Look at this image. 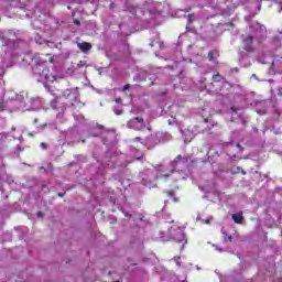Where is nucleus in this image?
<instances>
[{
	"instance_id": "nucleus-1",
	"label": "nucleus",
	"mask_w": 282,
	"mask_h": 282,
	"mask_svg": "<svg viewBox=\"0 0 282 282\" xmlns=\"http://www.w3.org/2000/svg\"><path fill=\"white\" fill-rule=\"evenodd\" d=\"M47 56L50 55L32 58L35 65V67H33L34 76L36 77L37 83H43V85H47V83H54V80H56V72L54 68L50 70L47 67Z\"/></svg>"
},
{
	"instance_id": "nucleus-2",
	"label": "nucleus",
	"mask_w": 282,
	"mask_h": 282,
	"mask_svg": "<svg viewBox=\"0 0 282 282\" xmlns=\"http://www.w3.org/2000/svg\"><path fill=\"white\" fill-rule=\"evenodd\" d=\"M251 32H253V35H249L243 40L245 50L247 52H252V42L254 41V36L256 39H263V36L268 34L265 28L259 23H257L254 28L251 26Z\"/></svg>"
},
{
	"instance_id": "nucleus-3",
	"label": "nucleus",
	"mask_w": 282,
	"mask_h": 282,
	"mask_svg": "<svg viewBox=\"0 0 282 282\" xmlns=\"http://www.w3.org/2000/svg\"><path fill=\"white\" fill-rule=\"evenodd\" d=\"M269 56H273L270 74H282V55H275V53H269Z\"/></svg>"
},
{
	"instance_id": "nucleus-4",
	"label": "nucleus",
	"mask_w": 282,
	"mask_h": 282,
	"mask_svg": "<svg viewBox=\"0 0 282 282\" xmlns=\"http://www.w3.org/2000/svg\"><path fill=\"white\" fill-rule=\"evenodd\" d=\"M64 97L67 99V102L72 105V107H75V105H78V88L65 90Z\"/></svg>"
},
{
	"instance_id": "nucleus-5",
	"label": "nucleus",
	"mask_w": 282,
	"mask_h": 282,
	"mask_svg": "<svg viewBox=\"0 0 282 282\" xmlns=\"http://www.w3.org/2000/svg\"><path fill=\"white\" fill-rule=\"evenodd\" d=\"M128 128L129 129H134L135 131H140L144 129V119L140 117H135L128 121Z\"/></svg>"
},
{
	"instance_id": "nucleus-6",
	"label": "nucleus",
	"mask_w": 282,
	"mask_h": 282,
	"mask_svg": "<svg viewBox=\"0 0 282 282\" xmlns=\"http://www.w3.org/2000/svg\"><path fill=\"white\" fill-rule=\"evenodd\" d=\"M174 239L177 241V243H186V234L178 228L174 234Z\"/></svg>"
},
{
	"instance_id": "nucleus-7",
	"label": "nucleus",
	"mask_w": 282,
	"mask_h": 282,
	"mask_svg": "<svg viewBox=\"0 0 282 282\" xmlns=\"http://www.w3.org/2000/svg\"><path fill=\"white\" fill-rule=\"evenodd\" d=\"M182 135H183L184 142H191L193 138H195V134L191 130H183Z\"/></svg>"
},
{
	"instance_id": "nucleus-8",
	"label": "nucleus",
	"mask_w": 282,
	"mask_h": 282,
	"mask_svg": "<svg viewBox=\"0 0 282 282\" xmlns=\"http://www.w3.org/2000/svg\"><path fill=\"white\" fill-rule=\"evenodd\" d=\"M231 219L235 221V224H243V212L234 214L231 216Z\"/></svg>"
},
{
	"instance_id": "nucleus-9",
	"label": "nucleus",
	"mask_w": 282,
	"mask_h": 282,
	"mask_svg": "<svg viewBox=\"0 0 282 282\" xmlns=\"http://www.w3.org/2000/svg\"><path fill=\"white\" fill-rule=\"evenodd\" d=\"M77 47L82 51V52H89V50H91V44L87 43V42H83V43H78Z\"/></svg>"
},
{
	"instance_id": "nucleus-10",
	"label": "nucleus",
	"mask_w": 282,
	"mask_h": 282,
	"mask_svg": "<svg viewBox=\"0 0 282 282\" xmlns=\"http://www.w3.org/2000/svg\"><path fill=\"white\" fill-rule=\"evenodd\" d=\"M240 65H242V67H250V56L243 55L240 58Z\"/></svg>"
},
{
	"instance_id": "nucleus-11",
	"label": "nucleus",
	"mask_w": 282,
	"mask_h": 282,
	"mask_svg": "<svg viewBox=\"0 0 282 282\" xmlns=\"http://www.w3.org/2000/svg\"><path fill=\"white\" fill-rule=\"evenodd\" d=\"M184 162H188V160L182 158V155H178V156L173 161V164H184Z\"/></svg>"
},
{
	"instance_id": "nucleus-12",
	"label": "nucleus",
	"mask_w": 282,
	"mask_h": 282,
	"mask_svg": "<svg viewBox=\"0 0 282 282\" xmlns=\"http://www.w3.org/2000/svg\"><path fill=\"white\" fill-rule=\"evenodd\" d=\"M221 232L225 240L228 239V241H232V236H228V234L226 232V229L223 228Z\"/></svg>"
},
{
	"instance_id": "nucleus-13",
	"label": "nucleus",
	"mask_w": 282,
	"mask_h": 282,
	"mask_svg": "<svg viewBox=\"0 0 282 282\" xmlns=\"http://www.w3.org/2000/svg\"><path fill=\"white\" fill-rule=\"evenodd\" d=\"M153 140H155L154 135L148 137L145 140V144H150V145L153 144Z\"/></svg>"
},
{
	"instance_id": "nucleus-14",
	"label": "nucleus",
	"mask_w": 282,
	"mask_h": 282,
	"mask_svg": "<svg viewBox=\"0 0 282 282\" xmlns=\"http://www.w3.org/2000/svg\"><path fill=\"white\" fill-rule=\"evenodd\" d=\"M214 83H219L221 80V75L217 74L213 76Z\"/></svg>"
},
{
	"instance_id": "nucleus-15",
	"label": "nucleus",
	"mask_w": 282,
	"mask_h": 282,
	"mask_svg": "<svg viewBox=\"0 0 282 282\" xmlns=\"http://www.w3.org/2000/svg\"><path fill=\"white\" fill-rule=\"evenodd\" d=\"M116 116H122V108H113Z\"/></svg>"
},
{
	"instance_id": "nucleus-16",
	"label": "nucleus",
	"mask_w": 282,
	"mask_h": 282,
	"mask_svg": "<svg viewBox=\"0 0 282 282\" xmlns=\"http://www.w3.org/2000/svg\"><path fill=\"white\" fill-rule=\"evenodd\" d=\"M174 261H175L177 268L182 267V262H180V257H174Z\"/></svg>"
},
{
	"instance_id": "nucleus-17",
	"label": "nucleus",
	"mask_w": 282,
	"mask_h": 282,
	"mask_svg": "<svg viewBox=\"0 0 282 282\" xmlns=\"http://www.w3.org/2000/svg\"><path fill=\"white\" fill-rule=\"evenodd\" d=\"M56 105H58V99H55L54 101L51 102V106L56 109Z\"/></svg>"
},
{
	"instance_id": "nucleus-18",
	"label": "nucleus",
	"mask_w": 282,
	"mask_h": 282,
	"mask_svg": "<svg viewBox=\"0 0 282 282\" xmlns=\"http://www.w3.org/2000/svg\"><path fill=\"white\" fill-rule=\"evenodd\" d=\"M193 19H194V15L193 14H188V17H187L188 23H193Z\"/></svg>"
},
{
	"instance_id": "nucleus-19",
	"label": "nucleus",
	"mask_w": 282,
	"mask_h": 282,
	"mask_svg": "<svg viewBox=\"0 0 282 282\" xmlns=\"http://www.w3.org/2000/svg\"><path fill=\"white\" fill-rule=\"evenodd\" d=\"M6 110V104L0 102V111H4Z\"/></svg>"
},
{
	"instance_id": "nucleus-20",
	"label": "nucleus",
	"mask_w": 282,
	"mask_h": 282,
	"mask_svg": "<svg viewBox=\"0 0 282 282\" xmlns=\"http://www.w3.org/2000/svg\"><path fill=\"white\" fill-rule=\"evenodd\" d=\"M85 65H86V63H85L84 61H82V62H79V63L77 64L78 67H85Z\"/></svg>"
},
{
	"instance_id": "nucleus-21",
	"label": "nucleus",
	"mask_w": 282,
	"mask_h": 282,
	"mask_svg": "<svg viewBox=\"0 0 282 282\" xmlns=\"http://www.w3.org/2000/svg\"><path fill=\"white\" fill-rule=\"evenodd\" d=\"M214 248H216V250H218V252H224V249L219 248L218 246L214 245Z\"/></svg>"
},
{
	"instance_id": "nucleus-22",
	"label": "nucleus",
	"mask_w": 282,
	"mask_h": 282,
	"mask_svg": "<svg viewBox=\"0 0 282 282\" xmlns=\"http://www.w3.org/2000/svg\"><path fill=\"white\" fill-rule=\"evenodd\" d=\"M252 17H254V13L252 15L246 17V21H250L252 19Z\"/></svg>"
},
{
	"instance_id": "nucleus-23",
	"label": "nucleus",
	"mask_w": 282,
	"mask_h": 282,
	"mask_svg": "<svg viewBox=\"0 0 282 282\" xmlns=\"http://www.w3.org/2000/svg\"><path fill=\"white\" fill-rule=\"evenodd\" d=\"M208 58H209V61H213V58H214V57H213V52H209V53H208Z\"/></svg>"
},
{
	"instance_id": "nucleus-24",
	"label": "nucleus",
	"mask_w": 282,
	"mask_h": 282,
	"mask_svg": "<svg viewBox=\"0 0 282 282\" xmlns=\"http://www.w3.org/2000/svg\"><path fill=\"white\" fill-rule=\"evenodd\" d=\"M258 113H259L260 116H263V115H265V110H258Z\"/></svg>"
},
{
	"instance_id": "nucleus-25",
	"label": "nucleus",
	"mask_w": 282,
	"mask_h": 282,
	"mask_svg": "<svg viewBox=\"0 0 282 282\" xmlns=\"http://www.w3.org/2000/svg\"><path fill=\"white\" fill-rule=\"evenodd\" d=\"M41 149H47V144L46 143H41Z\"/></svg>"
},
{
	"instance_id": "nucleus-26",
	"label": "nucleus",
	"mask_w": 282,
	"mask_h": 282,
	"mask_svg": "<svg viewBox=\"0 0 282 282\" xmlns=\"http://www.w3.org/2000/svg\"><path fill=\"white\" fill-rule=\"evenodd\" d=\"M160 177H169V175H167V174H164V175H158V176H156V180H158V178H160Z\"/></svg>"
},
{
	"instance_id": "nucleus-27",
	"label": "nucleus",
	"mask_w": 282,
	"mask_h": 282,
	"mask_svg": "<svg viewBox=\"0 0 282 282\" xmlns=\"http://www.w3.org/2000/svg\"><path fill=\"white\" fill-rule=\"evenodd\" d=\"M115 102L120 104V102H122V99H121V98H117V99L115 100Z\"/></svg>"
},
{
	"instance_id": "nucleus-28",
	"label": "nucleus",
	"mask_w": 282,
	"mask_h": 282,
	"mask_svg": "<svg viewBox=\"0 0 282 282\" xmlns=\"http://www.w3.org/2000/svg\"><path fill=\"white\" fill-rule=\"evenodd\" d=\"M75 25H80V21L74 20Z\"/></svg>"
},
{
	"instance_id": "nucleus-29",
	"label": "nucleus",
	"mask_w": 282,
	"mask_h": 282,
	"mask_svg": "<svg viewBox=\"0 0 282 282\" xmlns=\"http://www.w3.org/2000/svg\"><path fill=\"white\" fill-rule=\"evenodd\" d=\"M129 89V85L123 86V91H127Z\"/></svg>"
},
{
	"instance_id": "nucleus-30",
	"label": "nucleus",
	"mask_w": 282,
	"mask_h": 282,
	"mask_svg": "<svg viewBox=\"0 0 282 282\" xmlns=\"http://www.w3.org/2000/svg\"><path fill=\"white\" fill-rule=\"evenodd\" d=\"M231 111H234V113H237V108L231 107Z\"/></svg>"
},
{
	"instance_id": "nucleus-31",
	"label": "nucleus",
	"mask_w": 282,
	"mask_h": 282,
	"mask_svg": "<svg viewBox=\"0 0 282 282\" xmlns=\"http://www.w3.org/2000/svg\"><path fill=\"white\" fill-rule=\"evenodd\" d=\"M236 147H237V149H240V152L243 151V150L241 149V144H237Z\"/></svg>"
},
{
	"instance_id": "nucleus-32",
	"label": "nucleus",
	"mask_w": 282,
	"mask_h": 282,
	"mask_svg": "<svg viewBox=\"0 0 282 282\" xmlns=\"http://www.w3.org/2000/svg\"><path fill=\"white\" fill-rule=\"evenodd\" d=\"M37 217H43V213H42V212H39V213H37Z\"/></svg>"
},
{
	"instance_id": "nucleus-33",
	"label": "nucleus",
	"mask_w": 282,
	"mask_h": 282,
	"mask_svg": "<svg viewBox=\"0 0 282 282\" xmlns=\"http://www.w3.org/2000/svg\"><path fill=\"white\" fill-rule=\"evenodd\" d=\"M135 160H142V154L140 156H135Z\"/></svg>"
},
{
	"instance_id": "nucleus-34",
	"label": "nucleus",
	"mask_w": 282,
	"mask_h": 282,
	"mask_svg": "<svg viewBox=\"0 0 282 282\" xmlns=\"http://www.w3.org/2000/svg\"><path fill=\"white\" fill-rule=\"evenodd\" d=\"M279 8H280L279 12H282V4L281 3L279 4Z\"/></svg>"
},
{
	"instance_id": "nucleus-35",
	"label": "nucleus",
	"mask_w": 282,
	"mask_h": 282,
	"mask_svg": "<svg viewBox=\"0 0 282 282\" xmlns=\"http://www.w3.org/2000/svg\"><path fill=\"white\" fill-rule=\"evenodd\" d=\"M143 186H149V183H145L144 180H143Z\"/></svg>"
},
{
	"instance_id": "nucleus-36",
	"label": "nucleus",
	"mask_w": 282,
	"mask_h": 282,
	"mask_svg": "<svg viewBox=\"0 0 282 282\" xmlns=\"http://www.w3.org/2000/svg\"><path fill=\"white\" fill-rule=\"evenodd\" d=\"M205 224H210V219H206V220H205Z\"/></svg>"
},
{
	"instance_id": "nucleus-37",
	"label": "nucleus",
	"mask_w": 282,
	"mask_h": 282,
	"mask_svg": "<svg viewBox=\"0 0 282 282\" xmlns=\"http://www.w3.org/2000/svg\"><path fill=\"white\" fill-rule=\"evenodd\" d=\"M61 116H62V113H61V112H58V113H57V118H61Z\"/></svg>"
},
{
	"instance_id": "nucleus-38",
	"label": "nucleus",
	"mask_w": 282,
	"mask_h": 282,
	"mask_svg": "<svg viewBox=\"0 0 282 282\" xmlns=\"http://www.w3.org/2000/svg\"><path fill=\"white\" fill-rule=\"evenodd\" d=\"M161 240L166 241V239H164V238H162V237H161Z\"/></svg>"
},
{
	"instance_id": "nucleus-39",
	"label": "nucleus",
	"mask_w": 282,
	"mask_h": 282,
	"mask_svg": "<svg viewBox=\"0 0 282 282\" xmlns=\"http://www.w3.org/2000/svg\"><path fill=\"white\" fill-rule=\"evenodd\" d=\"M110 8H113V3L110 4Z\"/></svg>"
},
{
	"instance_id": "nucleus-40",
	"label": "nucleus",
	"mask_w": 282,
	"mask_h": 282,
	"mask_svg": "<svg viewBox=\"0 0 282 282\" xmlns=\"http://www.w3.org/2000/svg\"><path fill=\"white\" fill-rule=\"evenodd\" d=\"M260 10H261V8L259 7V8H258V12H259Z\"/></svg>"
},
{
	"instance_id": "nucleus-41",
	"label": "nucleus",
	"mask_w": 282,
	"mask_h": 282,
	"mask_svg": "<svg viewBox=\"0 0 282 282\" xmlns=\"http://www.w3.org/2000/svg\"><path fill=\"white\" fill-rule=\"evenodd\" d=\"M62 111H65V108H62Z\"/></svg>"
},
{
	"instance_id": "nucleus-42",
	"label": "nucleus",
	"mask_w": 282,
	"mask_h": 282,
	"mask_svg": "<svg viewBox=\"0 0 282 282\" xmlns=\"http://www.w3.org/2000/svg\"><path fill=\"white\" fill-rule=\"evenodd\" d=\"M135 140H140V138L138 137V138H135Z\"/></svg>"
},
{
	"instance_id": "nucleus-43",
	"label": "nucleus",
	"mask_w": 282,
	"mask_h": 282,
	"mask_svg": "<svg viewBox=\"0 0 282 282\" xmlns=\"http://www.w3.org/2000/svg\"><path fill=\"white\" fill-rule=\"evenodd\" d=\"M280 32V34H282V30L281 31H279Z\"/></svg>"
},
{
	"instance_id": "nucleus-44",
	"label": "nucleus",
	"mask_w": 282,
	"mask_h": 282,
	"mask_svg": "<svg viewBox=\"0 0 282 282\" xmlns=\"http://www.w3.org/2000/svg\"><path fill=\"white\" fill-rule=\"evenodd\" d=\"M153 47V43L150 44Z\"/></svg>"
}]
</instances>
